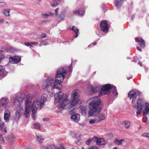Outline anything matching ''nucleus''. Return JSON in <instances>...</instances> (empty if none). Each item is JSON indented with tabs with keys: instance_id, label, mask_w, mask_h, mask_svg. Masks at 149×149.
<instances>
[{
	"instance_id": "obj_1",
	"label": "nucleus",
	"mask_w": 149,
	"mask_h": 149,
	"mask_svg": "<svg viewBox=\"0 0 149 149\" xmlns=\"http://www.w3.org/2000/svg\"><path fill=\"white\" fill-rule=\"evenodd\" d=\"M80 91L77 89H75L72 91L71 97V100L70 102V100L67 99H65L63 100L62 101L59 103L58 105V109H61L63 108L65 106L70 103L71 106L69 107L70 109L72 108V107L76 105L79 102V93Z\"/></svg>"
},
{
	"instance_id": "obj_2",
	"label": "nucleus",
	"mask_w": 149,
	"mask_h": 149,
	"mask_svg": "<svg viewBox=\"0 0 149 149\" xmlns=\"http://www.w3.org/2000/svg\"><path fill=\"white\" fill-rule=\"evenodd\" d=\"M89 116H95L100 113L103 108L100 98L99 97L93 98L89 104Z\"/></svg>"
},
{
	"instance_id": "obj_3",
	"label": "nucleus",
	"mask_w": 149,
	"mask_h": 149,
	"mask_svg": "<svg viewBox=\"0 0 149 149\" xmlns=\"http://www.w3.org/2000/svg\"><path fill=\"white\" fill-rule=\"evenodd\" d=\"M66 68H61L57 71L54 86V88L61 89V88L58 86L60 85L61 83L63 81L66 73Z\"/></svg>"
},
{
	"instance_id": "obj_4",
	"label": "nucleus",
	"mask_w": 149,
	"mask_h": 149,
	"mask_svg": "<svg viewBox=\"0 0 149 149\" xmlns=\"http://www.w3.org/2000/svg\"><path fill=\"white\" fill-rule=\"evenodd\" d=\"M34 97V94H29L27 95L25 102V112L24 113V116L26 118L29 117L31 110L34 106V104L32 102V100Z\"/></svg>"
},
{
	"instance_id": "obj_5",
	"label": "nucleus",
	"mask_w": 149,
	"mask_h": 149,
	"mask_svg": "<svg viewBox=\"0 0 149 149\" xmlns=\"http://www.w3.org/2000/svg\"><path fill=\"white\" fill-rule=\"evenodd\" d=\"M47 95L46 94H43L41 97L40 101L39 100H36L32 101V102L35 104L36 108H39V110H40L44 104V101L47 100Z\"/></svg>"
},
{
	"instance_id": "obj_6",
	"label": "nucleus",
	"mask_w": 149,
	"mask_h": 149,
	"mask_svg": "<svg viewBox=\"0 0 149 149\" xmlns=\"http://www.w3.org/2000/svg\"><path fill=\"white\" fill-rule=\"evenodd\" d=\"M112 85L109 84L103 85L99 93L98 96L100 97L106 94L109 95L110 92V90H112Z\"/></svg>"
},
{
	"instance_id": "obj_7",
	"label": "nucleus",
	"mask_w": 149,
	"mask_h": 149,
	"mask_svg": "<svg viewBox=\"0 0 149 149\" xmlns=\"http://www.w3.org/2000/svg\"><path fill=\"white\" fill-rule=\"evenodd\" d=\"M144 102L141 99H138L136 102V105L132 106L133 108H135L137 110L136 114L138 116L140 115L142 112L143 107H144Z\"/></svg>"
},
{
	"instance_id": "obj_8",
	"label": "nucleus",
	"mask_w": 149,
	"mask_h": 149,
	"mask_svg": "<svg viewBox=\"0 0 149 149\" xmlns=\"http://www.w3.org/2000/svg\"><path fill=\"white\" fill-rule=\"evenodd\" d=\"M24 110L23 108L19 105L17 108L15 114L13 117L14 121L17 123L21 115L22 114Z\"/></svg>"
},
{
	"instance_id": "obj_9",
	"label": "nucleus",
	"mask_w": 149,
	"mask_h": 149,
	"mask_svg": "<svg viewBox=\"0 0 149 149\" xmlns=\"http://www.w3.org/2000/svg\"><path fill=\"white\" fill-rule=\"evenodd\" d=\"M63 93L61 91L56 94L54 95L55 100L54 103L56 104L58 103V104H59V103L61 102L63 100Z\"/></svg>"
},
{
	"instance_id": "obj_10",
	"label": "nucleus",
	"mask_w": 149,
	"mask_h": 149,
	"mask_svg": "<svg viewBox=\"0 0 149 149\" xmlns=\"http://www.w3.org/2000/svg\"><path fill=\"white\" fill-rule=\"evenodd\" d=\"M100 28L104 32L107 33L108 32L109 28L107 22L106 20H104L101 22L100 23Z\"/></svg>"
},
{
	"instance_id": "obj_11",
	"label": "nucleus",
	"mask_w": 149,
	"mask_h": 149,
	"mask_svg": "<svg viewBox=\"0 0 149 149\" xmlns=\"http://www.w3.org/2000/svg\"><path fill=\"white\" fill-rule=\"evenodd\" d=\"M54 78L53 77H48L45 82L42 85L44 88H47L50 86H52V84L53 82Z\"/></svg>"
},
{
	"instance_id": "obj_12",
	"label": "nucleus",
	"mask_w": 149,
	"mask_h": 149,
	"mask_svg": "<svg viewBox=\"0 0 149 149\" xmlns=\"http://www.w3.org/2000/svg\"><path fill=\"white\" fill-rule=\"evenodd\" d=\"M10 105V103L9 102L7 98L2 97L0 100V107L2 106L5 109H6Z\"/></svg>"
},
{
	"instance_id": "obj_13",
	"label": "nucleus",
	"mask_w": 149,
	"mask_h": 149,
	"mask_svg": "<svg viewBox=\"0 0 149 149\" xmlns=\"http://www.w3.org/2000/svg\"><path fill=\"white\" fill-rule=\"evenodd\" d=\"M21 61V58L17 56H10L9 58L10 62L13 64H16Z\"/></svg>"
},
{
	"instance_id": "obj_14",
	"label": "nucleus",
	"mask_w": 149,
	"mask_h": 149,
	"mask_svg": "<svg viewBox=\"0 0 149 149\" xmlns=\"http://www.w3.org/2000/svg\"><path fill=\"white\" fill-rule=\"evenodd\" d=\"M94 138L96 139V143L99 146H104L106 145V142L104 139L99 138L97 137L94 136Z\"/></svg>"
},
{
	"instance_id": "obj_15",
	"label": "nucleus",
	"mask_w": 149,
	"mask_h": 149,
	"mask_svg": "<svg viewBox=\"0 0 149 149\" xmlns=\"http://www.w3.org/2000/svg\"><path fill=\"white\" fill-rule=\"evenodd\" d=\"M128 97L130 98V99L132 98V103L135 102L136 99V96L135 91L132 90L130 91L128 93Z\"/></svg>"
},
{
	"instance_id": "obj_16",
	"label": "nucleus",
	"mask_w": 149,
	"mask_h": 149,
	"mask_svg": "<svg viewBox=\"0 0 149 149\" xmlns=\"http://www.w3.org/2000/svg\"><path fill=\"white\" fill-rule=\"evenodd\" d=\"M136 42L142 48H144L145 46V42L141 38H139L136 40Z\"/></svg>"
},
{
	"instance_id": "obj_17",
	"label": "nucleus",
	"mask_w": 149,
	"mask_h": 149,
	"mask_svg": "<svg viewBox=\"0 0 149 149\" xmlns=\"http://www.w3.org/2000/svg\"><path fill=\"white\" fill-rule=\"evenodd\" d=\"M71 119L72 121L77 122L80 120V114L78 113L74 114L71 116Z\"/></svg>"
},
{
	"instance_id": "obj_18",
	"label": "nucleus",
	"mask_w": 149,
	"mask_h": 149,
	"mask_svg": "<svg viewBox=\"0 0 149 149\" xmlns=\"http://www.w3.org/2000/svg\"><path fill=\"white\" fill-rule=\"evenodd\" d=\"M23 100V99L20 96L16 95L13 99V104L15 105L17 102L19 104Z\"/></svg>"
},
{
	"instance_id": "obj_19",
	"label": "nucleus",
	"mask_w": 149,
	"mask_h": 149,
	"mask_svg": "<svg viewBox=\"0 0 149 149\" xmlns=\"http://www.w3.org/2000/svg\"><path fill=\"white\" fill-rule=\"evenodd\" d=\"M10 115V112L9 110H6L4 112V118L6 121H8L9 120V118Z\"/></svg>"
},
{
	"instance_id": "obj_20",
	"label": "nucleus",
	"mask_w": 149,
	"mask_h": 149,
	"mask_svg": "<svg viewBox=\"0 0 149 149\" xmlns=\"http://www.w3.org/2000/svg\"><path fill=\"white\" fill-rule=\"evenodd\" d=\"M34 106H33V107L32 108L31 111V116L32 118L33 119V120H35L36 119V111L37 110V109H38L39 108H36V106H35V104H34Z\"/></svg>"
},
{
	"instance_id": "obj_21",
	"label": "nucleus",
	"mask_w": 149,
	"mask_h": 149,
	"mask_svg": "<svg viewBox=\"0 0 149 149\" xmlns=\"http://www.w3.org/2000/svg\"><path fill=\"white\" fill-rule=\"evenodd\" d=\"M145 104L146 105L144 110L143 111V115L144 116H146V115L148 113L149 111V104L147 103H146Z\"/></svg>"
},
{
	"instance_id": "obj_22",
	"label": "nucleus",
	"mask_w": 149,
	"mask_h": 149,
	"mask_svg": "<svg viewBox=\"0 0 149 149\" xmlns=\"http://www.w3.org/2000/svg\"><path fill=\"white\" fill-rule=\"evenodd\" d=\"M97 122L99 123L102 120H104L106 117L105 115L103 113H101L98 116H97Z\"/></svg>"
},
{
	"instance_id": "obj_23",
	"label": "nucleus",
	"mask_w": 149,
	"mask_h": 149,
	"mask_svg": "<svg viewBox=\"0 0 149 149\" xmlns=\"http://www.w3.org/2000/svg\"><path fill=\"white\" fill-rule=\"evenodd\" d=\"M123 2V0H116L114 3L117 8H119L122 6Z\"/></svg>"
},
{
	"instance_id": "obj_24",
	"label": "nucleus",
	"mask_w": 149,
	"mask_h": 149,
	"mask_svg": "<svg viewBox=\"0 0 149 149\" xmlns=\"http://www.w3.org/2000/svg\"><path fill=\"white\" fill-rule=\"evenodd\" d=\"M24 43L26 46L27 47L30 46V47H33V45H37L38 44V42H25Z\"/></svg>"
},
{
	"instance_id": "obj_25",
	"label": "nucleus",
	"mask_w": 149,
	"mask_h": 149,
	"mask_svg": "<svg viewBox=\"0 0 149 149\" xmlns=\"http://www.w3.org/2000/svg\"><path fill=\"white\" fill-rule=\"evenodd\" d=\"M79 108L81 110L82 115L83 116H85L86 114V107L84 106H81L79 107Z\"/></svg>"
},
{
	"instance_id": "obj_26",
	"label": "nucleus",
	"mask_w": 149,
	"mask_h": 149,
	"mask_svg": "<svg viewBox=\"0 0 149 149\" xmlns=\"http://www.w3.org/2000/svg\"><path fill=\"white\" fill-rule=\"evenodd\" d=\"M73 13L80 15H83L85 13V11L83 9L78 10L74 11Z\"/></svg>"
},
{
	"instance_id": "obj_27",
	"label": "nucleus",
	"mask_w": 149,
	"mask_h": 149,
	"mask_svg": "<svg viewBox=\"0 0 149 149\" xmlns=\"http://www.w3.org/2000/svg\"><path fill=\"white\" fill-rule=\"evenodd\" d=\"M0 127L1 130L5 133L7 132V130L6 129V127L5 125L3 123H0Z\"/></svg>"
},
{
	"instance_id": "obj_28",
	"label": "nucleus",
	"mask_w": 149,
	"mask_h": 149,
	"mask_svg": "<svg viewBox=\"0 0 149 149\" xmlns=\"http://www.w3.org/2000/svg\"><path fill=\"white\" fill-rule=\"evenodd\" d=\"M91 89L92 92L95 93L98 91L99 90V88L98 86H91Z\"/></svg>"
},
{
	"instance_id": "obj_29",
	"label": "nucleus",
	"mask_w": 149,
	"mask_h": 149,
	"mask_svg": "<svg viewBox=\"0 0 149 149\" xmlns=\"http://www.w3.org/2000/svg\"><path fill=\"white\" fill-rule=\"evenodd\" d=\"M112 86H113V88L112 89V94L113 95L117 96L118 93L117 92L116 87L113 85H112Z\"/></svg>"
},
{
	"instance_id": "obj_30",
	"label": "nucleus",
	"mask_w": 149,
	"mask_h": 149,
	"mask_svg": "<svg viewBox=\"0 0 149 149\" xmlns=\"http://www.w3.org/2000/svg\"><path fill=\"white\" fill-rule=\"evenodd\" d=\"M71 30H72L75 33V38H77L78 36L79 30L77 28V27H75L74 26H73L72 29H71Z\"/></svg>"
},
{
	"instance_id": "obj_31",
	"label": "nucleus",
	"mask_w": 149,
	"mask_h": 149,
	"mask_svg": "<svg viewBox=\"0 0 149 149\" xmlns=\"http://www.w3.org/2000/svg\"><path fill=\"white\" fill-rule=\"evenodd\" d=\"M124 141V139H121L120 140H119L118 139H116L114 140V142L115 144L117 145H120L121 144L122 142Z\"/></svg>"
},
{
	"instance_id": "obj_32",
	"label": "nucleus",
	"mask_w": 149,
	"mask_h": 149,
	"mask_svg": "<svg viewBox=\"0 0 149 149\" xmlns=\"http://www.w3.org/2000/svg\"><path fill=\"white\" fill-rule=\"evenodd\" d=\"M125 127L126 129H128L130 127V121L125 120L124 121Z\"/></svg>"
},
{
	"instance_id": "obj_33",
	"label": "nucleus",
	"mask_w": 149,
	"mask_h": 149,
	"mask_svg": "<svg viewBox=\"0 0 149 149\" xmlns=\"http://www.w3.org/2000/svg\"><path fill=\"white\" fill-rule=\"evenodd\" d=\"M8 139L9 141L11 142L14 141L15 140V138L14 137V136L13 134L10 135L8 136Z\"/></svg>"
},
{
	"instance_id": "obj_34",
	"label": "nucleus",
	"mask_w": 149,
	"mask_h": 149,
	"mask_svg": "<svg viewBox=\"0 0 149 149\" xmlns=\"http://www.w3.org/2000/svg\"><path fill=\"white\" fill-rule=\"evenodd\" d=\"M56 0H52L51 3V5L52 7H55L58 5V3L56 1Z\"/></svg>"
},
{
	"instance_id": "obj_35",
	"label": "nucleus",
	"mask_w": 149,
	"mask_h": 149,
	"mask_svg": "<svg viewBox=\"0 0 149 149\" xmlns=\"http://www.w3.org/2000/svg\"><path fill=\"white\" fill-rule=\"evenodd\" d=\"M36 138L38 141L40 143H42L44 140V139L42 138V136L40 135L37 136Z\"/></svg>"
},
{
	"instance_id": "obj_36",
	"label": "nucleus",
	"mask_w": 149,
	"mask_h": 149,
	"mask_svg": "<svg viewBox=\"0 0 149 149\" xmlns=\"http://www.w3.org/2000/svg\"><path fill=\"white\" fill-rule=\"evenodd\" d=\"M5 69L2 65H0V76L3 74Z\"/></svg>"
},
{
	"instance_id": "obj_37",
	"label": "nucleus",
	"mask_w": 149,
	"mask_h": 149,
	"mask_svg": "<svg viewBox=\"0 0 149 149\" xmlns=\"http://www.w3.org/2000/svg\"><path fill=\"white\" fill-rule=\"evenodd\" d=\"M42 17L44 18H47L48 17V16H51L53 15L52 14L50 13H49V14H42Z\"/></svg>"
},
{
	"instance_id": "obj_38",
	"label": "nucleus",
	"mask_w": 149,
	"mask_h": 149,
	"mask_svg": "<svg viewBox=\"0 0 149 149\" xmlns=\"http://www.w3.org/2000/svg\"><path fill=\"white\" fill-rule=\"evenodd\" d=\"M10 11V10L9 9H6L4 10V14L6 16H9Z\"/></svg>"
},
{
	"instance_id": "obj_39",
	"label": "nucleus",
	"mask_w": 149,
	"mask_h": 149,
	"mask_svg": "<svg viewBox=\"0 0 149 149\" xmlns=\"http://www.w3.org/2000/svg\"><path fill=\"white\" fill-rule=\"evenodd\" d=\"M5 52V51L3 50H0V58H4V55L3 53Z\"/></svg>"
},
{
	"instance_id": "obj_40",
	"label": "nucleus",
	"mask_w": 149,
	"mask_h": 149,
	"mask_svg": "<svg viewBox=\"0 0 149 149\" xmlns=\"http://www.w3.org/2000/svg\"><path fill=\"white\" fill-rule=\"evenodd\" d=\"M93 138H91L88 139L86 142V145H89L90 143L93 141Z\"/></svg>"
},
{
	"instance_id": "obj_41",
	"label": "nucleus",
	"mask_w": 149,
	"mask_h": 149,
	"mask_svg": "<svg viewBox=\"0 0 149 149\" xmlns=\"http://www.w3.org/2000/svg\"><path fill=\"white\" fill-rule=\"evenodd\" d=\"M7 51L10 52H13L15 51V49L12 47H10L7 49Z\"/></svg>"
},
{
	"instance_id": "obj_42",
	"label": "nucleus",
	"mask_w": 149,
	"mask_h": 149,
	"mask_svg": "<svg viewBox=\"0 0 149 149\" xmlns=\"http://www.w3.org/2000/svg\"><path fill=\"white\" fill-rule=\"evenodd\" d=\"M34 128L36 129H39L40 128V127L39 124L36 123L34 124Z\"/></svg>"
},
{
	"instance_id": "obj_43",
	"label": "nucleus",
	"mask_w": 149,
	"mask_h": 149,
	"mask_svg": "<svg viewBox=\"0 0 149 149\" xmlns=\"http://www.w3.org/2000/svg\"><path fill=\"white\" fill-rule=\"evenodd\" d=\"M0 142L1 143H3L4 142V140L2 137V134H0Z\"/></svg>"
},
{
	"instance_id": "obj_44",
	"label": "nucleus",
	"mask_w": 149,
	"mask_h": 149,
	"mask_svg": "<svg viewBox=\"0 0 149 149\" xmlns=\"http://www.w3.org/2000/svg\"><path fill=\"white\" fill-rule=\"evenodd\" d=\"M142 136L144 137L149 138V134L147 133H144L142 134Z\"/></svg>"
},
{
	"instance_id": "obj_45",
	"label": "nucleus",
	"mask_w": 149,
	"mask_h": 149,
	"mask_svg": "<svg viewBox=\"0 0 149 149\" xmlns=\"http://www.w3.org/2000/svg\"><path fill=\"white\" fill-rule=\"evenodd\" d=\"M48 44V42L45 41H42L41 42V43L40 44V46H41V45H45Z\"/></svg>"
},
{
	"instance_id": "obj_46",
	"label": "nucleus",
	"mask_w": 149,
	"mask_h": 149,
	"mask_svg": "<svg viewBox=\"0 0 149 149\" xmlns=\"http://www.w3.org/2000/svg\"><path fill=\"white\" fill-rule=\"evenodd\" d=\"M135 93L136 97H137V95H138L139 97H140L141 96V92L139 91H135Z\"/></svg>"
},
{
	"instance_id": "obj_47",
	"label": "nucleus",
	"mask_w": 149,
	"mask_h": 149,
	"mask_svg": "<svg viewBox=\"0 0 149 149\" xmlns=\"http://www.w3.org/2000/svg\"><path fill=\"white\" fill-rule=\"evenodd\" d=\"M6 5V3L3 2H0V7H2Z\"/></svg>"
},
{
	"instance_id": "obj_48",
	"label": "nucleus",
	"mask_w": 149,
	"mask_h": 149,
	"mask_svg": "<svg viewBox=\"0 0 149 149\" xmlns=\"http://www.w3.org/2000/svg\"><path fill=\"white\" fill-rule=\"evenodd\" d=\"M59 10V8H57L55 10V15L57 16L58 15V11Z\"/></svg>"
},
{
	"instance_id": "obj_49",
	"label": "nucleus",
	"mask_w": 149,
	"mask_h": 149,
	"mask_svg": "<svg viewBox=\"0 0 149 149\" xmlns=\"http://www.w3.org/2000/svg\"><path fill=\"white\" fill-rule=\"evenodd\" d=\"M68 71L69 72H72V67L71 65L68 68H67Z\"/></svg>"
},
{
	"instance_id": "obj_50",
	"label": "nucleus",
	"mask_w": 149,
	"mask_h": 149,
	"mask_svg": "<svg viewBox=\"0 0 149 149\" xmlns=\"http://www.w3.org/2000/svg\"><path fill=\"white\" fill-rule=\"evenodd\" d=\"M46 37V35L44 33H42L41 35V38H45Z\"/></svg>"
},
{
	"instance_id": "obj_51",
	"label": "nucleus",
	"mask_w": 149,
	"mask_h": 149,
	"mask_svg": "<svg viewBox=\"0 0 149 149\" xmlns=\"http://www.w3.org/2000/svg\"><path fill=\"white\" fill-rule=\"evenodd\" d=\"M95 122V120L94 119H91L90 120L89 123L91 124H93Z\"/></svg>"
},
{
	"instance_id": "obj_52",
	"label": "nucleus",
	"mask_w": 149,
	"mask_h": 149,
	"mask_svg": "<svg viewBox=\"0 0 149 149\" xmlns=\"http://www.w3.org/2000/svg\"><path fill=\"white\" fill-rule=\"evenodd\" d=\"M64 18V16H63L62 17H61V16L60 15H59L58 16V21L61 22V21H59L60 20H63Z\"/></svg>"
},
{
	"instance_id": "obj_53",
	"label": "nucleus",
	"mask_w": 149,
	"mask_h": 149,
	"mask_svg": "<svg viewBox=\"0 0 149 149\" xmlns=\"http://www.w3.org/2000/svg\"><path fill=\"white\" fill-rule=\"evenodd\" d=\"M136 49L137 50L139 51L140 52L142 51L141 49L139 47H137Z\"/></svg>"
},
{
	"instance_id": "obj_54",
	"label": "nucleus",
	"mask_w": 149,
	"mask_h": 149,
	"mask_svg": "<svg viewBox=\"0 0 149 149\" xmlns=\"http://www.w3.org/2000/svg\"><path fill=\"white\" fill-rule=\"evenodd\" d=\"M97 44V43L96 42H94L92 43L90 45H89L88 46V47H89V46H90L91 45H93V44H94V45H95Z\"/></svg>"
},
{
	"instance_id": "obj_55",
	"label": "nucleus",
	"mask_w": 149,
	"mask_h": 149,
	"mask_svg": "<svg viewBox=\"0 0 149 149\" xmlns=\"http://www.w3.org/2000/svg\"><path fill=\"white\" fill-rule=\"evenodd\" d=\"M139 65H140L141 66V67H142V66H143V65H142V64L140 62H139Z\"/></svg>"
},
{
	"instance_id": "obj_56",
	"label": "nucleus",
	"mask_w": 149,
	"mask_h": 149,
	"mask_svg": "<svg viewBox=\"0 0 149 149\" xmlns=\"http://www.w3.org/2000/svg\"><path fill=\"white\" fill-rule=\"evenodd\" d=\"M135 16L134 15H132V19H133L134 18H135Z\"/></svg>"
},
{
	"instance_id": "obj_57",
	"label": "nucleus",
	"mask_w": 149,
	"mask_h": 149,
	"mask_svg": "<svg viewBox=\"0 0 149 149\" xmlns=\"http://www.w3.org/2000/svg\"><path fill=\"white\" fill-rule=\"evenodd\" d=\"M3 21L2 19H0V23H3Z\"/></svg>"
},
{
	"instance_id": "obj_58",
	"label": "nucleus",
	"mask_w": 149,
	"mask_h": 149,
	"mask_svg": "<svg viewBox=\"0 0 149 149\" xmlns=\"http://www.w3.org/2000/svg\"><path fill=\"white\" fill-rule=\"evenodd\" d=\"M47 120V119L46 118H44L43 119V120L44 121H46Z\"/></svg>"
},
{
	"instance_id": "obj_59",
	"label": "nucleus",
	"mask_w": 149,
	"mask_h": 149,
	"mask_svg": "<svg viewBox=\"0 0 149 149\" xmlns=\"http://www.w3.org/2000/svg\"><path fill=\"white\" fill-rule=\"evenodd\" d=\"M96 34L98 35V36H100V37H101V36H100L99 35V34L98 33H97V32H96Z\"/></svg>"
},
{
	"instance_id": "obj_60",
	"label": "nucleus",
	"mask_w": 149,
	"mask_h": 149,
	"mask_svg": "<svg viewBox=\"0 0 149 149\" xmlns=\"http://www.w3.org/2000/svg\"><path fill=\"white\" fill-rule=\"evenodd\" d=\"M130 78H131V77H127V79L128 80H129Z\"/></svg>"
},
{
	"instance_id": "obj_61",
	"label": "nucleus",
	"mask_w": 149,
	"mask_h": 149,
	"mask_svg": "<svg viewBox=\"0 0 149 149\" xmlns=\"http://www.w3.org/2000/svg\"><path fill=\"white\" fill-rule=\"evenodd\" d=\"M113 149H118L116 147H114Z\"/></svg>"
},
{
	"instance_id": "obj_62",
	"label": "nucleus",
	"mask_w": 149,
	"mask_h": 149,
	"mask_svg": "<svg viewBox=\"0 0 149 149\" xmlns=\"http://www.w3.org/2000/svg\"><path fill=\"white\" fill-rule=\"evenodd\" d=\"M146 120H145V121L144 120V121H143V122H144L145 123L146 122Z\"/></svg>"
},
{
	"instance_id": "obj_63",
	"label": "nucleus",
	"mask_w": 149,
	"mask_h": 149,
	"mask_svg": "<svg viewBox=\"0 0 149 149\" xmlns=\"http://www.w3.org/2000/svg\"><path fill=\"white\" fill-rule=\"evenodd\" d=\"M133 61H134V62H135V61L134 60H133Z\"/></svg>"
},
{
	"instance_id": "obj_64",
	"label": "nucleus",
	"mask_w": 149,
	"mask_h": 149,
	"mask_svg": "<svg viewBox=\"0 0 149 149\" xmlns=\"http://www.w3.org/2000/svg\"><path fill=\"white\" fill-rule=\"evenodd\" d=\"M55 149H56V148L55 146Z\"/></svg>"
}]
</instances>
